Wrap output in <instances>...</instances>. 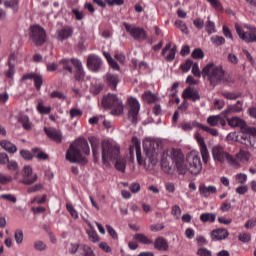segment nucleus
<instances>
[{
  "label": "nucleus",
  "instance_id": "obj_52",
  "mask_svg": "<svg viewBox=\"0 0 256 256\" xmlns=\"http://www.w3.org/2000/svg\"><path fill=\"white\" fill-rule=\"evenodd\" d=\"M34 249L36 251H46L47 250V244L45 242L38 240L34 242Z\"/></svg>",
  "mask_w": 256,
  "mask_h": 256
},
{
  "label": "nucleus",
  "instance_id": "obj_4",
  "mask_svg": "<svg viewBox=\"0 0 256 256\" xmlns=\"http://www.w3.org/2000/svg\"><path fill=\"white\" fill-rule=\"evenodd\" d=\"M202 77L207 79L211 87H217L225 81V70H223V66H217L210 62L202 69Z\"/></svg>",
  "mask_w": 256,
  "mask_h": 256
},
{
  "label": "nucleus",
  "instance_id": "obj_58",
  "mask_svg": "<svg viewBox=\"0 0 256 256\" xmlns=\"http://www.w3.org/2000/svg\"><path fill=\"white\" fill-rule=\"evenodd\" d=\"M14 239L18 245H21L23 243V230H16Z\"/></svg>",
  "mask_w": 256,
  "mask_h": 256
},
{
  "label": "nucleus",
  "instance_id": "obj_61",
  "mask_svg": "<svg viewBox=\"0 0 256 256\" xmlns=\"http://www.w3.org/2000/svg\"><path fill=\"white\" fill-rule=\"evenodd\" d=\"M172 215L176 218V219H180L181 218V207H179V205H174L172 207Z\"/></svg>",
  "mask_w": 256,
  "mask_h": 256
},
{
  "label": "nucleus",
  "instance_id": "obj_13",
  "mask_svg": "<svg viewBox=\"0 0 256 256\" xmlns=\"http://www.w3.org/2000/svg\"><path fill=\"white\" fill-rule=\"evenodd\" d=\"M128 103V119L131 123H137V115H139V110L141 109V105L139 104V100L134 97H130L127 100Z\"/></svg>",
  "mask_w": 256,
  "mask_h": 256
},
{
  "label": "nucleus",
  "instance_id": "obj_21",
  "mask_svg": "<svg viewBox=\"0 0 256 256\" xmlns=\"http://www.w3.org/2000/svg\"><path fill=\"white\" fill-rule=\"evenodd\" d=\"M119 75L111 72L106 73L104 76V83L111 89V91H117V85H119Z\"/></svg>",
  "mask_w": 256,
  "mask_h": 256
},
{
  "label": "nucleus",
  "instance_id": "obj_14",
  "mask_svg": "<svg viewBox=\"0 0 256 256\" xmlns=\"http://www.w3.org/2000/svg\"><path fill=\"white\" fill-rule=\"evenodd\" d=\"M132 145L129 147L130 157H133L136 153V159L139 165L143 164V158H141V141L136 136L132 137Z\"/></svg>",
  "mask_w": 256,
  "mask_h": 256
},
{
  "label": "nucleus",
  "instance_id": "obj_49",
  "mask_svg": "<svg viewBox=\"0 0 256 256\" xmlns=\"http://www.w3.org/2000/svg\"><path fill=\"white\" fill-rule=\"evenodd\" d=\"M8 67L9 69L4 72V75L7 79H13V76L15 75V65L9 62Z\"/></svg>",
  "mask_w": 256,
  "mask_h": 256
},
{
  "label": "nucleus",
  "instance_id": "obj_62",
  "mask_svg": "<svg viewBox=\"0 0 256 256\" xmlns=\"http://www.w3.org/2000/svg\"><path fill=\"white\" fill-rule=\"evenodd\" d=\"M42 189H43V184L38 183L32 187H29L27 190V193H37V191H41Z\"/></svg>",
  "mask_w": 256,
  "mask_h": 256
},
{
  "label": "nucleus",
  "instance_id": "obj_8",
  "mask_svg": "<svg viewBox=\"0 0 256 256\" xmlns=\"http://www.w3.org/2000/svg\"><path fill=\"white\" fill-rule=\"evenodd\" d=\"M30 39L37 45L41 47L47 41V32H45V28L41 27L40 25H32L30 27L29 33Z\"/></svg>",
  "mask_w": 256,
  "mask_h": 256
},
{
  "label": "nucleus",
  "instance_id": "obj_34",
  "mask_svg": "<svg viewBox=\"0 0 256 256\" xmlns=\"http://www.w3.org/2000/svg\"><path fill=\"white\" fill-rule=\"evenodd\" d=\"M0 146L4 148L7 153H17V146L10 141L7 140H1Z\"/></svg>",
  "mask_w": 256,
  "mask_h": 256
},
{
  "label": "nucleus",
  "instance_id": "obj_27",
  "mask_svg": "<svg viewBox=\"0 0 256 256\" xmlns=\"http://www.w3.org/2000/svg\"><path fill=\"white\" fill-rule=\"evenodd\" d=\"M207 123L210 127H225L227 125V120H225L221 115H212L207 118Z\"/></svg>",
  "mask_w": 256,
  "mask_h": 256
},
{
  "label": "nucleus",
  "instance_id": "obj_20",
  "mask_svg": "<svg viewBox=\"0 0 256 256\" xmlns=\"http://www.w3.org/2000/svg\"><path fill=\"white\" fill-rule=\"evenodd\" d=\"M34 81V86L37 89V91L41 90V87L43 85V76L41 74L37 73H27L22 76V81Z\"/></svg>",
  "mask_w": 256,
  "mask_h": 256
},
{
  "label": "nucleus",
  "instance_id": "obj_48",
  "mask_svg": "<svg viewBox=\"0 0 256 256\" xmlns=\"http://www.w3.org/2000/svg\"><path fill=\"white\" fill-rule=\"evenodd\" d=\"M192 67H193V60L191 59H187L184 64L180 65V68L183 71V73H189Z\"/></svg>",
  "mask_w": 256,
  "mask_h": 256
},
{
  "label": "nucleus",
  "instance_id": "obj_24",
  "mask_svg": "<svg viewBox=\"0 0 256 256\" xmlns=\"http://www.w3.org/2000/svg\"><path fill=\"white\" fill-rule=\"evenodd\" d=\"M56 35L58 41H66V39L73 37V27L66 25L57 30Z\"/></svg>",
  "mask_w": 256,
  "mask_h": 256
},
{
  "label": "nucleus",
  "instance_id": "obj_2",
  "mask_svg": "<svg viewBox=\"0 0 256 256\" xmlns=\"http://www.w3.org/2000/svg\"><path fill=\"white\" fill-rule=\"evenodd\" d=\"M169 161L175 163L176 168L180 171L181 175L187 173V165H185V158L180 149H172L170 152H163L161 156V168L167 175H173V166Z\"/></svg>",
  "mask_w": 256,
  "mask_h": 256
},
{
  "label": "nucleus",
  "instance_id": "obj_30",
  "mask_svg": "<svg viewBox=\"0 0 256 256\" xmlns=\"http://www.w3.org/2000/svg\"><path fill=\"white\" fill-rule=\"evenodd\" d=\"M152 245H154V249H157V251H169V243L161 236L157 237Z\"/></svg>",
  "mask_w": 256,
  "mask_h": 256
},
{
  "label": "nucleus",
  "instance_id": "obj_9",
  "mask_svg": "<svg viewBox=\"0 0 256 256\" xmlns=\"http://www.w3.org/2000/svg\"><path fill=\"white\" fill-rule=\"evenodd\" d=\"M186 161L188 163V167L186 166V171H188L192 175H199L201 173V169H203V164H201V157L195 153H190L186 157Z\"/></svg>",
  "mask_w": 256,
  "mask_h": 256
},
{
  "label": "nucleus",
  "instance_id": "obj_43",
  "mask_svg": "<svg viewBox=\"0 0 256 256\" xmlns=\"http://www.w3.org/2000/svg\"><path fill=\"white\" fill-rule=\"evenodd\" d=\"M4 6L8 9H13V11H19V0H6L4 1Z\"/></svg>",
  "mask_w": 256,
  "mask_h": 256
},
{
  "label": "nucleus",
  "instance_id": "obj_55",
  "mask_svg": "<svg viewBox=\"0 0 256 256\" xmlns=\"http://www.w3.org/2000/svg\"><path fill=\"white\" fill-rule=\"evenodd\" d=\"M192 57L193 59H203V57H205V53L200 48H196L192 52Z\"/></svg>",
  "mask_w": 256,
  "mask_h": 256
},
{
  "label": "nucleus",
  "instance_id": "obj_17",
  "mask_svg": "<svg viewBox=\"0 0 256 256\" xmlns=\"http://www.w3.org/2000/svg\"><path fill=\"white\" fill-rule=\"evenodd\" d=\"M195 139L199 145L202 161L207 164L209 162V150L207 149V144H205V138L197 133Z\"/></svg>",
  "mask_w": 256,
  "mask_h": 256
},
{
  "label": "nucleus",
  "instance_id": "obj_32",
  "mask_svg": "<svg viewBox=\"0 0 256 256\" xmlns=\"http://www.w3.org/2000/svg\"><path fill=\"white\" fill-rule=\"evenodd\" d=\"M193 126L201 129L202 131H205V133H209V135H212V137H219V130L215 128L205 126L197 121H193Z\"/></svg>",
  "mask_w": 256,
  "mask_h": 256
},
{
  "label": "nucleus",
  "instance_id": "obj_5",
  "mask_svg": "<svg viewBox=\"0 0 256 256\" xmlns=\"http://www.w3.org/2000/svg\"><path fill=\"white\" fill-rule=\"evenodd\" d=\"M102 107H104V109H112L111 115H115L116 117L123 115V110L125 109L123 101H121L115 94L104 96L102 99Z\"/></svg>",
  "mask_w": 256,
  "mask_h": 256
},
{
  "label": "nucleus",
  "instance_id": "obj_54",
  "mask_svg": "<svg viewBox=\"0 0 256 256\" xmlns=\"http://www.w3.org/2000/svg\"><path fill=\"white\" fill-rule=\"evenodd\" d=\"M20 155L22 156L23 159H25L26 161H31V159H33L34 154L31 153V151L29 150H20Z\"/></svg>",
  "mask_w": 256,
  "mask_h": 256
},
{
  "label": "nucleus",
  "instance_id": "obj_45",
  "mask_svg": "<svg viewBox=\"0 0 256 256\" xmlns=\"http://www.w3.org/2000/svg\"><path fill=\"white\" fill-rule=\"evenodd\" d=\"M210 41L213 45H217V47L225 45V38L223 36L214 35L210 38Z\"/></svg>",
  "mask_w": 256,
  "mask_h": 256
},
{
  "label": "nucleus",
  "instance_id": "obj_59",
  "mask_svg": "<svg viewBox=\"0 0 256 256\" xmlns=\"http://www.w3.org/2000/svg\"><path fill=\"white\" fill-rule=\"evenodd\" d=\"M46 69L49 71V73H53L55 71H58L59 73V64L57 63H47L46 64Z\"/></svg>",
  "mask_w": 256,
  "mask_h": 256
},
{
  "label": "nucleus",
  "instance_id": "obj_22",
  "mask_svg": "<svg viewBox=\"0 0 256 256\" xmlns=\"http://www.w3.org/2000/svg\"><path fill=\"white\" fill-rule=\"evenodd\" d=\"M236 141L242 145H245L246 147H255L256 143L255 138L248 132L238 134L236 136Z\"/></svg>",
  "mask_w": 256,
  "mask_h": 256
},
{
  "label": "nucleus",
  "instance_id": "obj_26",
  "mask_svg": "<svg viewBox=\"0 0 256 256\" xmlns=\"http://www.w3.org/2000/svg\"><path fill=\"white\" fill-rule=\"evenodd\" d=\"M167 51H169L168 55H167ZM163 56H166V61H168V63H171L175 60V55H177V46H174L171 48V42H169L168 44H166V46L162 49V53Z\"/></svg>",
  "mask_w": 256,
  "mask_h": 256
},
{
  "label": "nucleus",
  "instance_id": "obj_18",
  "mask_svg": "<svg viewBox=\"0 0 256 256\" xmlns=\"http://www.w3.org/2000/svg\"><path fill=\"white\" fill-rule=\"evenodd\" d=\"M73 61H79V59L63 58L59 60L58 62L59 73H63V71H66L67 73H73V67H75V63Z\"/></svg>",
  "mask_w": 256,
  "mask_h": 256
},
{
  "label": "nucleus",
  "instance_id": "obj_41",
  "mask_svg": "<svg viewBox=\"0 0 256 256\" xmlns=\"http://www.w3.org/2000/svg\"><path fill=\"white\" fill-rule=\"evenodd\" d=\"M36 109L40 115H49L51 113V106L43 105V101L38 102Z\"/></svg>",
  "mask_w": 256,
  "mask_h": 256
},
{
  "label": "nucleus",
  "instance_id": "obj_44",
  "mask_svg": "<svg viewBox=\"0 0 256 256\" xmlns=\"http://www.w3.org/2000/svg\"><path fill=\"white\" fill-rule=\"evenodd\" d=\"M234 159H236L237 163H239V161H249V152L240 150L239 153L234 156Z\"/></svg>",
  "mask_w": 256,
  "mask_h": 256
},
{
  "label": "nucleus",
  "instance_id": "obj_16",
  "mask_svg": "<svg viewBox=\"0 0 256 256\" xmlns=\"http://www.w3.org/2000/svg\"><path fill=\"white\" fill-rule=\"evenodd\" d=\"M101 65H103V61L101 58L95 54H90L87 58V67L93 73H97L101 70Z\"/></svg>",
  "mask_w": 256,
  "mask_h": 256
},
{
  "label": "nucleus",
  "instance_id": "obj_64",
  "mask_svg": "<svg viewBox=\"0 0 256 256\" xmlns=\"http://www.w3.org/2000/svg\"><path fill=\"white\" fill-rule=\"evenodd\" d=\"M197 255H199V256H211L212 253H211V251H210L209 249H207V248H200V249H198V251H197Z\"/></svg>",
  "mask_w": 256,
  "mask_h": 256
},
{
  "label": "nucleus",
  "instance_id": "obj_29",
  "mask_svg": "<svg viewBox=\"0 0 256 256\" xmlns=\"http://www.w3.org/2000/svg\"><path fill=\"white\" fill-rule=\"evenodd\" d=\"M182 97L184 99H190L191 101H199V99H201V96L199 95V92L191 87L186 88L183 91Z\"/></svg>",
  "mask_w": 256,
  "mask_h": 256
},
{
  "label": "nucleus",
  "instance_id": "obj_40",
  "mask_svg": "<svg viewBox=\"0 0 256 256\" xmlns=\"http://www.w3.org/2000/svg\"><path fill=\"white\" fill-rule=\"evenodd\" d=\"M142 99L143 101H145L146 103H156L157 101V96L155 94H153V92L151 91H146L144 92V94L142 95Z\"/></svg>",
  "mask_w": 256,
  "mask_h": 256
},
{
  "label": "nucleus",
  "instance_id": "obj_46",
  "mask_svg": "<svg viewBox=\"0 0 256 256\" xmlns=\"http://www.w3.org/2000/svg\"><path fill=\"white\" fill-rule=\"evenodd\" d=\"M206 27V33L208 35H212V33H217V29H215V22L208 20L205 24Z\"/></svg>",
  "mask_w": 256,
  "mask_h": 256
},
{
  "label": "nucleus",
  "instance_id": "obj_56",
  "mask_svg": "<svg viewBox=\"0 0 256 256\" xmlns=\"http://www.w3.org/2000/svg\"><path fill=\"white\" fill-rule=\"evenodd\" d=\"M192 74L194 75V77H198V78H200L201 75H203V72H201V70H199L198 63L192 64Z\"/></svg>",
  "mask_w": 256,
  "mask_h": 256
},
{
  "label": "nucleus",
  "instance_id": "obj_28",
  "mask_svg": "<svg viewBox=\"0 0 256 256\" xmlns=\"http://www.w3.org/2000/svg\"><path fill=\"white\" fill-rule=\"evenodd\" d=\"M74 67L76 69L74 73V79L76 81H84L85 80V70H83V64L81 60H73Z\"/></svg>",
  "mask_w": 256,
  "mask_h": 256
},
{
  "label": "nucleus",
  "instance_id": "obj_11",
  "mask_svg": "<svg viewBox=\"0 0 256 256\" xmlns=\"http://www.w3.org/2000/svg\"><path fill=\"white\" fill-rule=\"evenodd\" d=\"M126 32L129 33L130 37L135 41H145L147 39V32L145 29L137 26H133L127 22L123 23Z\"/></svg>",
  "mask_w": 256,
  "mask_h": 256
},
{
  "label": "nucleus",
  "instance_id": "obj_19",
  "mask_svg": "<svg viewBox=\"0 0 256 256\" xmlns=\"http://www.w3.org/2000/svg\"><path fill=\"white\" fill-rule=\"evenodd\" d=\"M88 141L91 145L94 161H99V155L101 153V140L96 136H90Z\"/></svg>",
  "mask_w": 256,
  "mask_h": 256
},
{
  "label": "nucleus",
  "instance_id": "obj_37",
  "mask_svg": "<svg viewBox=\"0 0 256 256\" xmlns=\"http://www.w3.org/2000/svg\"><path fill=\"white\" fill-rule=\"evenodd\" d=\"M227 123L228 125H230V127H240L241 129H243V127L247 125V123H245L243 119L238 117L227 119Z\"/></svg>",
  "mask_w": 256,
  "mask_h": 256
},
{
  "label": "nucleus",
  "instance_id": "obj_50",
  "mask_svg": "<svg viewBox=\"0 0 256 256\" xmlns=\"http://www.w3.org/2000/svg\"><path fill=\"white\" fill-rule=\"evenodd\" d=\"M222 95L225 97V99H229L230 101H235V99H239L241 97L240 93L234 92H223Z\"/></svg>",
  "mask_w": 256,
  "mask_h": 256
},
{
  "label": "nucleus",
  "instance_id": "obj_12",
  "mask_svg": "<svg viewBox=\"0 0 256 256\" xmlns=\"http://www.w3.org/2000/svg\"><path fill=\"white\" fill-rule=\"evenodd\" d=\"M69 253L76 256H95V252H93L91 247L79 243H71Z\"/></svg>",
  "mask_w": 256,
  "mask_h": 256
},
{
  "label": "nucleus",
  "instance_id": "obj_10",
  "mask_svg": "<svg viewBox=\"0 0 256 256\" xmlns=\"http://www.w3.org/2000/svg\"><path fill=\"white\" fill-rule=\"evenodd\" d=\"M146 151L145 163H150L151 165H157V157L159 155V143L156 141H150L148 146L144 147Z\"/></svg>",
  "mask_w": 256,
  "mask_h": 256
},
{
  "label": "nucleus",
  "instance_id": "obj_1",
  "mask_svg": "<svg viewBox=\"0 0 256 256\" xmlns=\"http://www.w3.org/2000/svg\"><path fill=\"white\" fill-rule=\"evenodd\" d=\"M91 149L89 142L85 138L76 139L66 151V160L70 163H79L80 165H87V158L85 155H90Z\"/></svg>",
  "mask_w": 256,
  "mask_h": 256
},
{
  "label": "nucleus",
  "instance_id": "obj_6",
  "mask_svg": "<svg viewBox=\"0 0 256 256\" xmlns=\"http://www.w3.org/2000/svg\"><path fill=\"white\" fill-rule=\"evenodd\" d=\"M236 33L244 43H256V27L251 24H235Z\"/></svg>",
  "mask_w": 256,
  "mask_h": 256
},
{
  "label": "nucleus",
  "instance_id": "obj_15",
  "mask_svg": "<svg viewBox=\"0 0 256 256\" xmlns=\"http://www.w3.org/2000/svg\"><path fill=\"white\" fill-rule=\"evenodd\" d=\"M22 175L23 179L20 181L22 185H33L38 179L37 174H33V168L31 166H25Z\"/></svg>",
  "mask_w": 256,
  "mask_h": 256
},
{
  "label": "nucleus",
  "instance_id": "obj_25",
  "mask_svg": "<svg viewBox=\"0 0 256 256\" xmlns=\"http://www.w3.org/2000/svg\"><path fill=\"white\" fill-rule=\"evenodd\" d=\"M44 131L47 135V137H49V139H51L52 141H54L55 143H61V141H63V135L61 134V132L55 128H44Z\"/></svg>",
  "mask_w": 256,
  "mask_h": 256
},
{
  "label": "nucleus",
  "instance_id": "obj_57",
  "mask_svg": "<svg viewBox=\"0 0 256 256\" xmlns=\"http://www.w3.org/2000/svg\"><path fill=\"white\" fill-rule=\"evenodd\" d=\"M236 181H237V183H240L241 185H245V183H247V174H245V173L237 174Z\"/></svg>",
  "mask_w": 256,
  "mask_h": 256
},
{
  "label": "nucleus",
  "instance_id": "obj_53",
  "mask_svg": "<svg viewBox=\"0 0 256 256\" xmlns=\"http://www.w3.org/2000/svg\"><path fill=\"white\" fill-rule=\"evenodd\" d=\"M238 239L241 243H249L251 241V234L247 232L240 233Z\"/></svg>",
  "mask_w": 256,
  "mask_h": 256
},
{
  "label": "nucleus",
  "instance_id": "obj_23",
  "mask_svg": "<svg viewBox=\"0 0 256 256\" xmlns=\"http://www.w3.org/2000/svg\"><path fill=\"white\" fill-rule=\"evenodd\" d=\"M210 237L212 241H223L229 237V231L225 228H217L211 231Z\"/></svg>",
  "mask_w": 256,
  "mask_h": 256
},
{
  "label": "nucleus",
  "instance_id": "obj_38",
  "mask_svg": "<svg viewBox=\"0 0 256 256\" xmlns=\"http://www.w3.org/2000/svg\"><path fill=\"white\" fill-rule=\"evenodd\" d=\"M19 123H21L23 129L26 131H31V121L29 120V116L22 115L18 119Z\"/></svg>",
  "mask_w": 256,
  "mask_h": 256
},
{
  "label": "nucleus",
  "instance_id": "obj_3",
  "mask_svg": "<svg viewBox=\"0 0 256 256\" xmlns=\"http://www.w3.org/2000/svg\"><path fill=\"white\" fill-rule=\"evenodd\" d=\"M121 148L109 142L102 143V163L107 165L109 161L115 162V169L120 173H125L127 169V158L120 155Z\"/></svg>",
  "mask_w": 256,
  "mask_h": 256
},
{
  "label": "nucleus",
  "instance_id": "obj_42",
  "mask_svg": "<svg viewBox=\"0 0 256 256\" xmlns=\"http://www.w3.org/2000/svg\"><path fill=\"white\" fill-rule=\"evenodd\" d=\"M175 27L184 33V35H189V28H187V24L183 20H176Z\"/></svg>",
  "mask_w": 256,
  "mask_h": 256
},
{
  "label": "nucleus",
  "instance_id": "obj_35",
  "mask_svg": "<svg viewBox=\"0 0 256 256\" xmlns=\"http://www.w3.org/2000/svg\"><path fill=\"white\" fill-rule=\"evenodd\" d=\"M134 239L135 241H138V243H141L142 245H153V240L142 233L135 234Z\"/></svg>",
  "mask_w": 256,
  "mask_h": 256
},
{
  "label": "nucleus",
  "instance_id": "obj_36",
  "mask_svg": "<svg viewBox=\"0 0 256 256\" xmlns=\"http://www.w3.org/2000/svg\"><path fill=\"white\" fill-rule=\"evenodd\" d=\"M217 215L215 213H202L200 215V221L202 223H215Z\"/></svg>",
  "mask_w": 256,
  "mask_h": 256
},
{
  "label": "nucleus",
  "instance_id": "obj_51",
  "mask_svg": "<svg viewBox=\"0 0 256 256\" xmlns=\"http://www.w3.org/2000/svg\"><path fill=\"white\" fill-rule=\"evenodd\" d=\"M66 209L68 213H70L71 217H73V219H79V213L77 212V210H75L73 204H66Z\"/></svg>",
  "mask_w": 256,
  "mask_h": 256
},
{
  "label": "nucleus",
  "instance_id": "obj_60",
  "mask_svg": "<svg viewBox=\"0 0 256 256\" xmlns=\"http://www.w3.org/2000/svg\"><path fill=\"white\" fill-rule=\"evenodd\" d=\"M89 239L92 241V243H97L99 241V235H97V232L94 230H89L87 232Z\"/></svg>",
  "mask_w": 256,
  "mask_h": 256
},
{
  "label": "nucleus",
  "instance_id": "obj_47",
  "mask_svg": "<svg viewBox=\"0 0 256 256\" xmlns=\"http://www.w3.org/2000/svg\"><path fill=\"white\" fill-rule=\"evenodd\" d=\"M50 97L51 99H59V101H65L67 99V96L63 92L57 90L51 92Z\"/></svg>",
  "mask_w": 256,
  "mask_h": 256
},
{
  "label": "nucleus",
  "instance_id": "obj_39",
  "mask_svg": "<svg viewBox=\"0 0 256 256\" xmlns=\"http://www.w3.org/2000/svg\"><path fill=\"white\" fill-rule=\"evenodd\" d=\"M32 153L34 154V157H36V159H39L40 161H47V159H49V155L41 151V149L39 148H33Z\"/></svg>",
  "mask_w": 256,
  "mask_h": 256
},
{
  "label": "nucleus",
  "instance_id": "obj_63",
  "mask_svg": "<svg viewBox=\"0 0 256 256\" xmlns=\"http://www.w3.org/2000/svg\"><path fill=\"white\" fill-rule=\"evenodd\" d=\"M81 115H83V111H81L80 109L72 108L70 110L71 119H75V117H81Z\"/></svg>",
  "mask_w": 256,
  "mask_h": 256
},
{
  "label": "nucleus",
  "instance_id": "obj_33",
  "mask_svg": "<svg viewBox=\"0 0 256 256\" xmlns=\"http://www.w3.org/2000/svg\"><path fill=\"white\" fill-rule=\"evenodd\" d=\"M241 111H243V102H241L240 100H238L236 102V104L229 106L224 112V116L227 117V115H229V113H241Z\"/></svg>",
  "mask_w": 256,
  "mask_h": 256
},
{
  "label": "nucleus",
  "instance_id": "obj_31",
  "mask_svg": "<svg viewBox=\"0 0 256 256\" xmlns=\"http://www.w3.org/2000/svg\"><path fill=\"white\" fill-rule=\"evenodd\" d=\"M199 193L202 197L207 199V197H209V195H213V194L217 193V187H215V186L207 187L205 184H200Z\"/></svg>",
  "mask_w": 256,
  "mask_h": 256
},
{
  "label": "nucleus",
  "instance_id": "obj_7",
  "mask_svg": "<svg viewBox=\"0 0 256 256\" xmlns=\"http://www.w3.org/2000/svg\"><path fill=\"white\" fill-rule=\"evenodd\" d=\"M212 157L216 163H225L229 165H237V158L225 151L222 146L216 145L212 148Z\"/></svg>",
  "mask_w": 256,
  "mask_h": 256
}]
</instances>
